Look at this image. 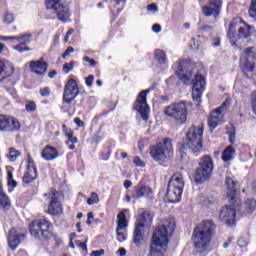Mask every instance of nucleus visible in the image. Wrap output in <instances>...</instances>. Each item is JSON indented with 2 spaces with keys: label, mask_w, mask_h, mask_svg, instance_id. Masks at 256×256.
I'll use <instances>...</instances> for the list:
<instances>
[{
  "label": "nucleus",
  "mask_w": 256,
  "mask_h": 256,
  "mask_svg": "<svg viewBox=\"0 0 256 256\" xmlns=\"http://www.w3.org/2000/svg\"><path fill=\"white\" fill-rule=\"evenodd\" d=\"M175 231V220H164L154 231L150 241L149 256H165L169 237Z\"/></svg>",
  "instance_id": "nucleus-1"
},
{
  "label": "nucleus",
  "mask_w": 256,
  "mask_h": 256,
  "mask_svg": "<svg viewBox=\"0 0 256 256\" xmlns=\"http://www.w3.org/2000/svg\"><path fill=\"white\" fill-rule=\"evenodd\" d=\"M253 33V26L248 25L241 18H234L230 22L228 37L232 47L243 49V43H249V37Z\"/></svg>",
  "instance_id": "nucleus-2"
},
{
  "label": "nucleus",
  "mask_w": 256,
  "mask_h": 256,
  "mask_svg": "<svg viewBox=\"0 0 256 256\" xmlns=\"http://www.w3.org/2000/svg\"><path fill=\"white\" fill-rule=\"evenodd\" d=\"M203 148V127L191 126L184 140V149L197 155Z\"/></svg>",
  "instance_id": "nucleus-3"
},
{
  "label": "nucleus",
  "mask_w": 256,
  "mask_h": 256,
  "mask_svg": "<svg viewBox=\"0 0 256 256\" xmlns=\"http://www.w3.org/2000/svg\"><path fill=\"white\" fill-rule=\"evenodd\" d=\"M185 187V180L183 174H174L168 183L166 192V199L169 203H179L181 196L183 195V188Z\"/></svg>",
  "instance_id": "nucleus-4"
},
{
  "label": "nucleus",
  "mask_w": 256,
  "mask_h": 256,
  "mask_svg": "<svg viewBox=\"0 0 256 256\" xmlns=\"http://www.w3.org/2000/svg\"><path fill=\"white\" fill-rule=\"evenodd\" d=\"M150 156L156 162L165 163V161H169V159L173 157V140L165 138L163 142L152 146L150 149Z\"/></svg>",
  "instance_id": "nucleus-5"
},
{
  "label": "nucleus",
  "mask_w": 256,
  "mask_h": 256,
  "mask_svg": "<svg viewBox=\"0 0 256 256\" xmlns=\"http://www.w3.org/2000/svg\"><path fill=\"white\" fill-rule=\"evenodd\" d=\"M29 230L34 239H49L53 233V224L46 219H39L29 225Z\"/></svg>",
  "instance_id": "nucleus-6"
},
{
  "label": "nucleus",
  "mask_w": 256,
  "mask_h": 256,
  "mask_svg": "<svg viewBox=\"0 0 256 256\" xmlns=\"http://www.w3.org/2000/svg\"><path fill=\"white\" fill-rule=\"evenodd\" d=\"M164 114L176 121L178 125H183V123H187V103H172L164 109Z\"/></svg>",
  "instance_id": "nucleus-7"
},
{
  "label": "nucleus",
  "mask_w": 256,
  "mask_h": 256,
  "mask_svg": "<svg viewBox=\"0 0 256 256\" xmlns=\"http://www.w3.org/2000/svg\"><path fill=\"white\" fill-rule=\"evenodd\" d=\"M45 3L46 9L54 11L59 21H63V23L69 21L71 11L67 0H46Z\"/></svg>",
  "instance_id": "nucleus-8"
},
{
  "label": "nucleus",
  "mask_w": 256,
  "mask_h": 256,
  "mask_svg": "<svg viewBox=\"0 0 256 256\" xmlns=\"http://www.w3.org/2000/svg\"><path fill=\"white\" fill-rule=\"evenodd\" d=\"M240 67L246 77H251L256 72V51L254 47L245 49L240 57Z\"/></svg>",
  "instance_id": "nucleus-9"
},
{
  "label": "nucleus",
  "mask_w": 256,
  "mask_h": 256,
  "mask_svg": "<svg viewBox=\"0 0 256 256\" xmlns=\"http://www.w3.org/2000/svg\"><path fill=\"white\" fill-rule=\"evenodd\" d=\"M198 168L195 174L196 183H203L207 181L209 177H211V173H213V160L210 156H204L201 158Z\"/></svg>",
  "instance_id": "nucleus-10"
},
{
  "label": "nucleus",
  "mask_w": 256,
  "mask_h": 256,
  "mask_svg": "<svg viewBox=\"0 0 256 256\" xmlns=\"http://www.w3.org/2000/svg\"><path fill=\"white\" fill-rule=\"evenodd\" d=\"M239 211V202L237 200H231V205L224 206L219 214V219L228 227H233L235 225V217Z\"/></svg>",
  "instance_id": "nucleus-11"
},
{
  "label": "nucleus",
  "mask_w": 256,
  "mask_h": 256,
  "mask_svg": "<svg viewBox=\"0 0 256 256\" xmlns=\"http://www.w3.org/2000/svg\"><path fill=\"white\" fill-rule=\"evenodd\" d=\"M152 221L153 218L149 212L144 211L140 214L134 230L133 241L135 245H141V241H143V231H145V225H151Z\"/></svg>",
  "instance_id": "nucleus-12"
},
{
  "label": "nucleus",
  "mask_w": 256,
  "mask_h": 256,
  "mask_svg": "<svg viewBox=\"0 0 256 256\" xmlns=\"http://www.w3.org/2000/svg\"><path fill=\"white\" fill-rule=\"evenodd\" d=\"M225 113H227V103L225 102L219 108L211 112L208 117V125L211 131L217 129L218 125L225 123Z\"/></svg>",
  "instance_id": "nucleus-13"
},
{
  "label": "nucleus",
  "mask_w": 256,
  "mask_h": 256,
  "mask_svg": "<svg viewBox=\"0 0 256 256\" xmlns=\"http://www.w3.org/2000/svg\"><path fill=\"white\" fill-rule=\"evenodd\" d=\"M147 93H151V89L141 91L136 99L134 109L140 113L142 119H149V105L147 104Z\"/></svg>",
  "instance_id": "nucleus-14"
},
{
  "label": "nucleus",
  "mask_w": 256,
  "mask_h": 256,
  "mask_svg": "<svg viewBox=\"0 0 256 256\" xmlns=\"http://www.w3.org/2000/svg\"><path fill=\"white\" fill-rule=\"evenodd\" d=\"M19 129H21V124L17 118L0 114V131L2 133H13Z\"/></svg>",
  "instance_id": "nucleus-15"
},
{
  "label": "nucleus",
  "mask_w": 256,
  "mask_h": 256,
  "mask_svg": "<svg viewBox=\"0 0 256 256\" xmlns=\"http://www.w3.org/2000/svg\"><path fill=\"white\" fill-rule=\"evenodd\" d=\"M46 199H49L48 213L50 215H61L63 213V204L59 201V192L51 190V192L44 194Z\"/></svg>",
  "instance_id": "nucleus-16"
},
{
  "label": "nucleus",
  "mask_w": 256,
  "mask_h": 256,
  "mask_svg": "<svg viewBox=\"0 0 256 256\" xmlns=\"http://www.w3.org/2000/svg\"><path fill=\"white\" fill-rule=\"evenodd\" d=\"M79 95V84L76 79H69L64 86L63 101L67 104L75 101Z\"/></svg>",
  "instance_id": "nucleus-17"
},
{
  "label": "nucleus",
  "mask_w": 256,
  "mask_h": 256,
  "mask_svg": "<svg viewBox=\"0 0 256 256\" xmlns=\"http://www.w3.org/2000/svg\"><path fill=\"white\" fill-rule=\"evenodd\" d=\"M205 91V78L201 74H196L192 79V98L193 101L199 103L201 101V95Z\"/></svg>",
  "instance_id": "nucleus-18"
},
{
  "label": "nucleus",
  "mask_w": 256,
  "mask_h": 256,
  "mask_svg": "<svg viewBox=\"0 0 256 256\" xmlns=\"http://www.w3.org/2000/svg\"><path fill=\"white\" fill-rule=\"evenodd\" d=\"M193 237L194 247L199 251V253L207 251V247H209V244L211 243V236L194 229Z\"/></svg>",
  "instance_id": "nucleus-19"
},
{
  "label": "nucleus",
  "mask_w": 256,
  "mask_h": 256,
  "mask_svg": "<svg viewBox=\"0 0 256 256\" xmlns=\"http://www.w3.org/2000/svg\"><path fill=\"white\" fill-rule=\"evenodd\" d=\"M26 233L23 230H17L12 228L8 232V245L11 251H15L17 247H19L24 241L26 237Z\"/></svg>",
  "instance_id": "nucleus-20"
},
{
  "label": "nucleus",
  "mask_w": 256,
  "mask_h": 256,
  "mask_svg": "<svg viewBox=\"0 0 256 256\" xmlns=\"http://www.w3.org/2000/svg\"><path fill=\"white\" fill-rule=\"evenodd\" d=\"M223 7V0H208V5L202 7L204 17H219Z\"/></svg>",
  "instance_id": "nucleus-21"
},
{
  "label": "nucleus",
  "mask_w": 256,
  "mask_h": 256,
  "mask_svg": "<svg viewBox=\"0 0 256 256\" xmlns=\"http://www.w3.org/2000/svg\"><path fill=\"white\" fill-rule=\"evenodd\" d=\"M225 185L227 187L228 199L235 201L237 199V180L232 175H227Z\"/></svg>",
  "instance_id": "nucleus-22"
},
{
  "label": "nucleus",
  "mask_w": 256,
  "mask_h": 256,
  "mask_svg": "<svg viewBox=\"0 0 256 256\" xmlns=\"http://www.w3.org/2000/svg\"><path fill=\"white\" fill-rule=\"evenodd\" d=\"M133 197L135 199H141V197L151 199V197H153V190L149 186L138 184L134 187Z\"/></svg>",
  "instance_id": "nucleus-23"
},
{
  "label": "nucleus",
  "mask_w": 256,
  "mask_h": 256,
  "mask_svg": "<svg viewBox=\"0 0 256 256\" xmlns=\"http://www.w3.org/2000/svg\"><path fill=\"white\" fill-rule=\"evenodd\" d=\"M29 68L31 73H35L36 75H45V73H47V62L43 60L31 61Z\"/></svg>",
  "instance_id": "nucleus-24"
},
{
  "label": "nucleus",
  "mask_w": 256,
  "mask_h": 256,
  "mask_svg": "<svg viewBox=\"0 0 256 256\" xmlns=\"http://www.w3.org/2000/svg\"><path fill=\"white\" fill-rule=\"evenodd\" d=\"M41 157L44 161H55L59 157V151L55 147L46 145L41 151Z\"/></svg>",
  "instance_id": "nucleus-25"
},
{
  "label": "nucleus",
  "mask_w": 256,
  "mask_h": 256,
  "mask_svg": "<svg viewBox=\"0 0 256 256\" xmlns=\"http://www.w3.org/2000/svg\"><path fill=\"white\" fill-rule=\"evenodd\" d=\"M195 230L213 237L215 233V223H213L211 220H204L198 227L195 228Z\"/></svg>",
  "instance_id": "nucleus-26"
},
{
  "label": "nucleus",
  "mask_w": 256,
  "mask_h": 256,
  "mask_svg": "<svg viewBox=\"0 0 256 256\" xmlns=\"http://www.w3.org/2000/svg\"><path fill=\"white\" fill-rule=\"evenodd\" d=\"M62 129L67 137L66 145H68V149L70 151H73L75 149V145L79 143V140H77V137H75L73 130L67 128L65 124L62 125Z\"/></svg>",
  "instance_id": "nucleus-27"
},
{
  "label": "nucleus",
  "mask_w": 256,
  "mask_h": 256,
  "mask_svg": "<svg viewBox=\"0 0 256 256\" xmlns=\"http://www.w3.org/2000/svg\"><path fill=\"white\" fill-rule=\"evenodd\" d=\"M9 207H11V200L3 193V186L0 184V208L7 210Z\"/></svg>",
  "instance_id": "nucleus-28"
},
{
  "label": "nucleus",
  "mask_w": 256,
  "mask_h": 256,
  "mask_svg": "<svg viewBox=\"0 0 256 256\" xmlns=\"http://www.w3.org/2000/svg\"><path fill=\"white\" fill-rule=\"evenodd\" d=\"M37 178V169L27 168V171L24 174L23 181L25 183H33Z\"/></svg>",
  "instance_id": "nucleus-29"
},
{
  "label": "nucleus",
  "mask_w": 256,
  "mask_h": 256,
  "mask_svg": "<svg viewBox=\"0 0 256 256\" xmlns=\"http://www.w3.org/2000/svg\"><path fill=\"white\" fill-rule=\"evenodd\" d=\"M9 75H13V68L0 60V77H9Z\"/></svg>",
  "instance_id": "nucleus-30"
},
{
  "label": "nucleus",
  "mask_w": 256,
  "mask_h": 256,
  "mask_svg": "<svg viewBox=\"0 0 256 256\" xmlns=\"http://www.w3.org/2000/svg\"><path fill=\"white\" fill-rule=\"evenodd\" d=\"M233 155H235V148H233V146L226 147L222 153V161L229 163V161H232Z\"/></svg>",
  "instance_id": "nucleus-31"
},
{
  "label": "nucleus",
  "mask_w": 256,
  "mask_h": 256,
  "mask_svg": "<svg viewBox=\"0 0 256 256\" xmlns=\"http://www.w3.org/2000/svg\"><path fill=\"white\" fill-rule=\"evenodd\" d=\"M125 211L123 210L118 214V226L117 229L127 230V216L125 215Z\"/></svg>",
  "instance_id": "nucleus-32"
},
{
  "label": "nucleus",
  "mask_w": 256,
  "mask_h": 256,
  "mask_svg": "<svg viewBox=\"0 0 256 256\" xmlns=\"http://www.w3.org/2000/svg\"><path fill=\"white\" fill-rule=\"evenodd\" d=\"M21 157V152L13 147L9 148V152L7 154V159L9 161L15 162L17 158Z\"/></svg>",
  "instance_id": "nucleus-33"
},
{
  "label": "nucleus",
  "mask_w": 256,
  "mask_h": 256,
  "mask_svg": "<svg viewBox=\"0 0 256 256\" xmlns=\"http://www.w3.org/2000/svg\"><path fill=\"white\" fill-rule=\"evenodd\" d=\"M31 35H20V36H2L1 41H21L23 39H29Z\"/></svg>",
  "instance_id": "nucleus-34"
},
{
  "label": "nucleus",
  "mask_w": 256,
  "mask_h": 256,
  "mask_svg": "<svg viewBox=\"0 0 256 256\" xmlns=\"http://www.w3.org/2000/svg\"><path fill=\"white\" fill-rule=\"evenodd\" d=\"M155 59L160 63V65H163L165 61H167V55L165 54V51L163 50H156L155 52Z\"/></svg>",
  "instance_id": "nucleus-35"
},
{
  "label": "nucleus",
  "mask_w": 256,
  "mask_h": 256,
  "mask_svg": "<svg viewBox=\"0 0 256 256\" xmlns=\"http://www.w3.org/2000/svg\"><path fill=\"white\" fill-rule=\"evenodd\" d=\"M124 231H126V230L116 228L117 239L120 243H123V241H127V235L125 234Z\"/></svg>",
  "instance_id": "nucleus-36"
},
{
  "label": "nucleus",
  "mask_w": 256,
  "mask_h": 256,
  "mask_svg": "<svg viewBox=\"0 0 256 256\" xmlns=\"http://www.w3.org/2000/svg\"><path fill=\"white\" fill-rule=\"evenodd\" d=\"M245 205L249 213H253V211L256 209V201L254 199L246 200Z\"/></svg>",
  "instance_id": "nucleus-37"
},
{
  "label": "nucleus",
  "mask_w": 256,
  "mask_h": 256,
  "mask_svg": "<svg viewBox=\"0 0 256 256\" xmlns=\"http://www.w3.org/2000/svg\"><path fill=\"white\" fill-rule=\"evenodd\" d=\"M87 203L89 205H97L99 203V195L95 192H92L90 198L87 200Z\"/></svg>",
  "instance_id": "nucleus-38"
},
{
  "label": "nucleus",
  "mask_w": 256,
  "mask_h": 256,
  "mask_svg": "<svg viewBox=\"0 0 256 256\" xmlns=\"http://www.w3.org/2000/svg\"><path fill=\"white\" fill-rule=\"evenodd\" d=\"M8 187L11 188V191H13V189H15V187H17V181H15V179H13V173H11L10 171H8Z\"/></svg>",
  "instance_id": "nucleus-39"
},
{
  "label": "nucleus",
  "mask_w": 256,
  "mask_h": 256,
  "mask_svg": "<svg viewBox=\"0 0 256 256\" xmlns=\"http://www.w3.org/2000/svg\"><path fill=\"white\" fill-rule=\"evenodd\" d=\"M13 21H15V16H13L11 13L4 14L3 23H5V25H11Z\"/></svg>",
  "instance_id": "nucleus-40"
},
{
  "label": "nucleus",
  "mask_w": 256,
  "mask_h": 256,
  "mask_svg": "<svg viewBox=\"0 0 256 256\" xmlns=\"http://www.w3.org/2000/svg\"><path fill=\"white\" fill-rule=\"evenodd\" d=\"M248 13L253 19H256V0L251 1V6L248 10Z\"/></svg>",
  "instance_id": "nucleus-41"
},
{
  "label": "nucleus",
  "mask_w": 256,
  "mask_h": 256,
  "mask_svg": "<svg viewBox=\"0 0 256 256\" xmlns=\"http://www.w3.org/2000/svg\"><path fill=\"white\" fill-rule=\"evenodd\" d=\"M25 109L28 113H32L33 111H37V104H35L34 101H29L26 106Z\"/></svg>",
  "instance_id": "nucleus-42"
},
{
  "label": "nucleus",
  "mask_w": 256,
  "mask_h": 256,
  "mask_svg": "<svg viewBox=\"0 0 256 256\" xmlns=\"http://www.w3.org/2000/svg\"><path fill=\"white\" fill-rule=\"evenodd\" d=\"M179 79H181V81H184V83H187V81H189V79H191V73L189 74H181L179 73V71H176Z\"/></svg>",
  "instance_id": "nucleus-43"
},
{
  "label": "nucleus",
  "mask_w": 256,
  "mask_h": 256,
  "mask_svg": "<svg viewBox=\"0 0 256 256\" xmlns=\"http://www.w3.org/2000/svg\"><path fill=\"white\" fill-rule=\"evenodd\" d=\"M14 49H16V51H18L19 53H25V51H29V47H26L25 43H21L15 46Z\"/></svg>",
  "instance_id": "nucleus-44"
},
{
  "label": "nucleus",
  "mask_w": 256,
  "mask_h": 256,
  "mask_svg": "<svg viewBox=\"0 0 256 256\" xmlns=\"http://www.w3.org/2000/svg\"><path fill=\"white\" fill-rule=\"evenodd\" d=\"M27 157H28V160H27V163H28V165H27V169H37L36 167H35V162L33 161V158L31 157V154H27Z\"/></svg>",
  "instance_id": "nucleus-45"
},
{
  "label": "nucleus",
  "mask_w": 256,
  "mask_h": 256,
  "mask_svg": "<svg viewBox=\"0 0 256 256\" xmlns=\"http://www.w3.org/2000/svg\"><path fill=\"white\" fill-rule=\"evenodd\" d=\"M133 163L136 167H145V162H143V160L137 156L134 157Z\"/></svg>",
  "instance_id": "nucleus-46"
},
{
  "label": "nucleus",
  "mask_w": 256,
  "mask_h": 256,
  "mask_svg": "<svg viewBox=\"0 0 256 256\" xmlns=\"http://www.w3.org/2000/svg\"><path fill=\"white\" fill-rule=\"evenodd\" d=\"M40 95L41 97H49L51 95V89L49 87L40 89Z\"/></svg>",
  "instance_id": "nucleus-47"
},
{
  "label": "nucleus",
  "mask_w": 256,
  "mask_h": 256,
  "mask_svg": "<svg viewBox=\"0 0 256 256\" xmlns=\"http://www.w3.org/2000/svg\"><path fill=\"white\" fill-rule=\"evenodd\" d=\"M93 81H95V76L93 75H89L85 78V84L87 85V87H93Z\"/></svg>",
  "instance_id": "nucleus-48"
},
{
  "label": "nucleus",
  "mask_w": 256,
  "mask_h": 256,
  "mask_svg": "<svg viewBox=\"0 0 256 256\" xmlns=\"http://www.w3.org/2000/svg\"><path fill=\"white\" fill-rule=\"evenodd\" d=\"M190 49H192V51H197V49H199V43H197V41L195 40V38H192L190 40Z\"/></svg>",
  "instance_id": "nucleus-49"
},
{
  "label": "nucleus",
  "mask_w": 256,
  "mask_h": 256,
  "mask_svg": "<svg viewBox=\"0 0 256 256\" xmlns=\"http://www.w3.org/2000/svg\"><path fill=\"white\" fill-rule=\"evenodd\" d=\"M63 71L64 73H69L70 71H73V62L65 63L63 65Z\"/></svg>",
  "instance_id": "nucleus-50"
},
{
  "label": "nucleus",
  "mask_w": 256,
  "mask_h": 256,
  "mask_svg": "<svg viewBox=\"0 0 256 256\" xmlns=\"http://www.w3.org/2000/svg\"><path fill=\"white\" fill-rule=\"evenodd\" d=\"M71 53H75V49L73 47H68L65 52L62 54V59H65L66 57H69Z\"/></svg>",
  "instance_id": "nucleus-51"
},
{
  "label": "nucleus",
  "mask_w": 256,
  "mask_h": 256,
  "mask_svg": "<svg viewBox=\"0 0 256 256\" xmlns=\"http://www.w3.org/2000/svg\"><path fill=\"white\" fill-rule=\"evenodd\" d=\"M237 245L243 248V247H247V245H249V242L245 238H240L237 242Z\"/></svg>",
  "instance_id": "nucleus-52"
},
{
  "label": "nucleus",
  "mask_w": 256,
  "mask_h": 256,
  "mask_svg": "<svg viewBox=\"0 0 256 256\" xmlns=\"http://www.w3.org/2000/svg\"><path fill=\"white\" fill-rule=\"evenodd\" d=\"M200 31H202V33H209V31H213V26L204 25L200 28Z\"/></svg>",
  "instance_id": "nucleus-53"
},
{
  "label": "nucleus",
  "mask_w": 256,
  "mask_h": 256,
  "mask_svg": "<svg viewBox=\"0 0 256 256\" xmlns=\"http://www.w3.org/2000/svg\"><path fill=\"white\" fill-rule=\"evenodd\" d=\"M104 255H105V250L103 249L92 251L90 254V256H104Z\"/></svg>",
  "instance_id": "nucleus-54"
},
{
  "label": "nucleus",
  "mask_w": 256,
  "mask_h": 256,
  "mask_svg": "<svg viewBox=\"0 0 256 256\" xmlns=\"http://www.w3.org/2000/svg\"><path fill=\"white\" fill-rule=\"evenodd\" d=\"M84 61H86V63H89V65H91V67H95V65H97V62L94 59H91L87 56H85Z\"/></svg>",
  "instance_id": "nucleus-55"
},
{
  "label": "nucleus",
  "mask_w": 256,
  "mask_h": 256,
  "mask_svg": "<svg viewBox=\"0 0 256 256\" xmlns=\"http://www.w3.org/2000/svg\"><path fill=\"white\" fill-rule=\"evenodd\" d=\"M148 11H152V13H155L159 11V8L157 7V4H149L147 6Z\"/></svg>",
  "instance_id": "nucleus-56"
},
{
  "label": "nucleus",
  "mask_w": 256,
  "mask_h": 256,
  "mask_svg": "<svg viewBox=\"0 0 256 256\" xmlns=\"http://www.w3.org/2000/svg\"><path fill=\"white\" fill-rule=\"evenodd\" d=\"M152 31H154V33H161V25L160 24H154L152 26Z\"/></svg>",
  "instance_id": "nucleus-57"
},
{
  "label": "nucleus",
  "mask_w": 256,
  "mask_h": 256,
  "mask_svg": "<svg viewBox=\"0 0 256 256\" xmlns=\"http://www.w3.org/2000/svg\"><path fill=\"white\" fill-rule=\"evenodd\" d=\"M124 187L125 189H129L130 187H133V182H131V180H125Z\"/></svg>",
  "instance_id": "nucleus-58"
},
{
  "label": "nucleus",
  "mask_w": 256,
  "mask_h": 256,
  "mask_svg": "<svg viewBox=\"0 0 256 256\" xmlns=\"http://www.w3.org/2000/svg\"><path fill=\"white\" fill-rule=\"evenodd\" d=\"M74 123L77 124L78 127H83V125H85L83 121L79 118H75Z\"/></svg>",
  "instance_id": "nucleus-59"
},
{
  "label": "nucleus",
  "mask_w": 256,
  "mask_h": 256,
  "mask_svg": "<svg viewBox=\"0 0 256 256\" xmlns=\"http://www.w3.org/2000/svg\"><path fill=\"white\" fill-rule=\"evenodd\" d=\"M229 141H230V143H235V134H234V132L233 133H230V135H229Z\"/></svg>",
  "instance_id": "nucleus-60"
},
{
  "label": "nucleus",
  "mask_w": 256,
  "mask_h": 256,
  "mask_svg": "<svg viewBox=\"0 0 256 256\" xmlns=\"http://www.w3.org/2000/svg\"><path fill=\"white\" fill-rule=\"evenodd\" d=\"M56 76H57V71H55V70L49 72V74H48V77L50 79H53V77H56Z\"/></svg>",
  "instance_id": "nucleus-61"
},
{
  "label": "nucleus",
  "mask_w": 256,
  "mask_h": 256,
  "mask_svg": "<svg viewBox=\"0 0 256 256\" xmlns=\"http://www.w3.org/2000/svg\"><path fill=\"white\" fill-rule=\"evenodd\" d=\"M231 238H229L224 244H223V247L224 249H227V247H229L231 245Z\"/></svg>",
  "instance_id": "nucleus-62"
},
{
  "label": "nucleus",
  "mask_w": 256,
  "mask_h": 256,
  "mask_svg": "<svg viewBox=\"0 0 256 256\" xmlns=\"http://www.w3.org/2000/svg\"><path fill=\"white\" fill-rule=\"evenodd\" d=\"M118 253H120V256H125V254L127 253V250H125V248H120L118 250Z\"/></svg>",
  "instance_id": "nucleus-63"
},
{
  "label": "nucleus",
  "mask_w": 256,
  "mask_h": 256,
  "mask_svg": "<svg viewBox=\"0 0 256 256\" xmlns=\"http://www.w3.org/2000/svg\"><path fill=\"white\" fill-rule=\"evenodd\" d=\"M93 217H94L93 212H89V213L87 214V219L93 220Z\"/></svg>",
  "instance_id": "nucleus-64"
}]
</instances>
